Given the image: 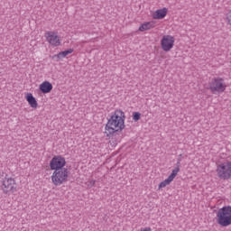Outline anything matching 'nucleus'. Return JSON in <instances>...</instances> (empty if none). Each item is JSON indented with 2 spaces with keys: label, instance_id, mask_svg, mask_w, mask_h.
<instances>
[{
  "label": "nucleus",
  "instance_id": "obj_6",
  "mask_svg": "<svg viewBox=\"0 0 231 231\" xmlns=\"http://www.w3.org/2000/svg\"><path fill=\"white\" fill-rule=\"evenodd\" d=\"M69 178V171L68 169L56 170L52 172L51 176V180L53 185H55V187H59L63 183H66Z\"/></svg>",
  "mask_w": 231,
  "mask_h": 231
},
{
  "label": "nucleus",
  "instance_id": "obj_16",
  "mask_svg": "<svg viewBox=\"0 0 231 231\" xmlns=\"http://www.w3.org/2000/svg\"><path fill=\"white\" fill-rule=\"evenodd\" d=\"M142 118V114L140 112H134L133 113V120L134 122H138Z\"/></svg>",
  "mask_w": 231,
  "mask_h": 231
},
{
  "label": "nucleus",
  "instance_id": "obj_4",
  "mask_svg": "<svg viewBox=\"0 0 231 231\" xmlns=\"http://www.w3.org/2000/svg\"><path fill=\"white\" fill-rule=\"evenodd\" d=\"M0 188L4 194H15L17 191V181L14 178L6 175L1 181Z\"/></svg>",
  "mask_w": 231,
  "mask_h": 231
},
{
  "label": "nucleus",
  "instance_id": "obj_14",
  "mask_svg": "<svg viewBox=\"0 0 231 231\" xmlns=\"http://www.w3.org/2000/svg\"><path fill=\"white\" fill-rule=\"evenodd\" d=\"M25 100L30 107H32V109H37V107H39V102H37V98H35V97H33V94H32L31 92L25 94Z\"/></svg>",
  "mask_w": 231,
  "mask_h": 231
},
{
  "label": "nucleus",
  "instance_id": "obj_5",
  "mask_svg": "<svg viewBox=\"0 0 231 231\" xmlns=\"http://www.w3.org/2000/svg\"><path fill=\"white\" fill-rule=\"evenodd\" d=\"M216 172L219 180H231V161L217 163Z\"/></svg>",
  "mask_w": 231,
  "mask_h": 231
},
{
  "label": "nucleus",
  "instance_id": "obj_10",
  "mask_svg": "<svg viewBox=\"0 0 231 231\" xmlns=\"http://www.w3.org/2000/svg\"><path fill=\"white\" fill-rule=\"evenodd\" d=\"M178 172H180V168L173 169L169 177L159 183L158 190H162V189H165V187L171 185V183L174 181L176 176H178Z\"/></svg>",
  "mask_w": 231,
  "mask_h": 231
},
{
  "label": "nucleus",
  "instance_id": "obj_12",
  "mask_svg": "<svg viewBox=\"0 0 231 231\" xmlns=\"http://www.w3.org/2000/svg\"><path fill=\"white\" fill-rule=\"evenodd\" d=\"M39 90L43 95H48V93H51V91H53V85L48 80L42 81L39 85Z\"/></svg>",
  "mask_w": 231,
  "mask_h": 231
},
{
  "label": "nucleus",
  "instance_id": "obj_11",
  "mask_svg": "<svg viewBox=\"0 0 231 231\" xmlns=\"http://www.w3.org/2000/svg\"><path fill=\"white\" fill-rule=\"evenodd\" d=\"M167 14H169V8L162 7L153 11L152 13V17L155 21H162V19H165L167 17Z\"/></svg>",
  "mask_w": 231,
  "mask_h": 231
},
{
  "label": "nucleus",
  "instance_id": "obj_18",
  "mask_svg": "<svg viewBox=\"0 0 231 231\" xmlns=\"http://www.w3.org/2000/svg\"><path fill=\"white\" fill-rule=\"evenodd\" d=\"M140 231H152V229L151 227H143L141 228Z\"/></svg>",
  "mask_w": 231,
  "mask_h": 231
},
{
  "label": "nucleus",
  "instance_id": "obj_19",
  "mask_svg": "<svg viewBox=\"0 0 231 231\" xmlns=\"http://www.w3.org/2000/svg\"><path fill=\"white\" fill-rule=\"evenodd\" d=\"M91 185H95V180L90 181Z\"/></svg>",
  "mask_w": 231,
  "mask_h": 231
},
{
  "label": "nucleus",
  "instance_id": "obj_9",
  "mask_svg": "<svg viewBox=\"0 0 231 231\" xmlns=\"http://www.w3.org/2000/svg\"><path fill=\"white\" fill-rule=\"evenodd\" d=\"M49 165H50L51 171L66 170L67 168H64V166L66 165V158L62 155H55L51 160Z\"/></svg>",
  "mask_w": 231,
  "mask_h": 231
},
{
  "label": "nucleus",
  "instance_id": "obj_13",
  "mask_svg": "<svg viewBox=\"0 0 231 231\" xmlns=\"http://www.w3.org/2000/svg\"><path fill=\"white\" fill-rule=\"evenodd\" d=\"M153 28H156V22L152 20L149 22H143L139 25L138 32H149V30H153Z\"/></svg>",
  "mask_w": 231,
  "mask_h": 231
},
{
  "label": "nucleus",
  "instance_id": "obj_8",
  "mask_svg": "<svg viewBox=\"0 0 231 231\" xmlns=\"http://www.w3.org/2000/svg\"><path fill=\"white\" fill-rule=\"evenodd\" d=\"M162 51L166 53L171 51L176 44V38L171 34H164L160 42Z\"/></svg>",
  "mask_w": 231,
  "mask_h": 231
},
{
  "label": "nucleus",
  "instance_id": "obj_7",
  "mask_svg": "<svg viewBox=\"0 0 231 231\" xmlns=\"http://www.w3.org/2000/svg\"><path fill=\"white\" fill-rule=\"evenodd\" d=\"M44 38L49 46L52 48H59L62 45V39L59 35V32L55 31H47L44 32Z\"/></svg>",
  "mask_w": 231,
  "mask_h": 231
},
{
  "label": "nucleus",
  "instance_id": "obj_2",
  "mask_svg": "<svg viewBox=\"0 0 231 231\" xmlns=\"http://www.w3.org/2000/svg\"><path fill=\"white\" fill-rule=\"evenodd\" d=\"M226 82H225V79L221 77L211 79L208 84V89L212 95H221V93L226 91Z\"/></svg>",
  "mask_w": 231,
  "mask_h": 231
},
{
  "label": "nucleus",
  "instance_id": "obj_3",
  "mask_svg": "<svg viewBox=\"0 0 231 231\" xmlns=\"http://www.w3.org/2000/svg\"><path fill=\"white\" fill-rule=\"evenodd\" d=\"M217 223L219 226L226 228L231 225V206H224L217 212Z\"/></svg>",
  "mask_w": 231,
  "mask_h": 231
},
{
  "label": "nucleus",
  "instance_id": "obj_1",
  "mask_svg": "<svg viewBox=\"0 0 231 231\" xmlns=\"http://www.w3.org/2000/svg\"><path fill=\"white\" fill-rule=\"evenodd\" d=\"M125 129V113L122 109L115 110L105 125V134L113 136L116 133H122Z\"/></svg>",
  "mask_w": 231,
  "mask_h": 231
},
{
  "label": "nucleus",
  "instance_id": "obj_15",
  "mask_svg": "<svg viewBox=\"0 0 231 231\" xmlns=\"http://www.w3.org/2000/svg\"><path fill=\"white\" fill-rule=\"evenodd\" d=\"M73 51H74L73 49H69V50L59 52L55 57H57L59 60H62V59H66L68 55H71Z\"/></svg>",
  "mask_w": 231,
  "mask_h": 231
},
{
  "label": "nucleus",
  "instance_id": "obj_17",
  "mask_svg": "<svg viewBox=\"0 0 231 231\" xmlns=\"http://www.w3.org/2000/svg\"><path fill=\"white\" fill-rule=\"evenodd\" d=\"M225 21H226V24H228V26H231V10H229L226 13Z\"/></svg>",
  "mask_w": 231,
  "mask_h": 231
}]
</instances>
